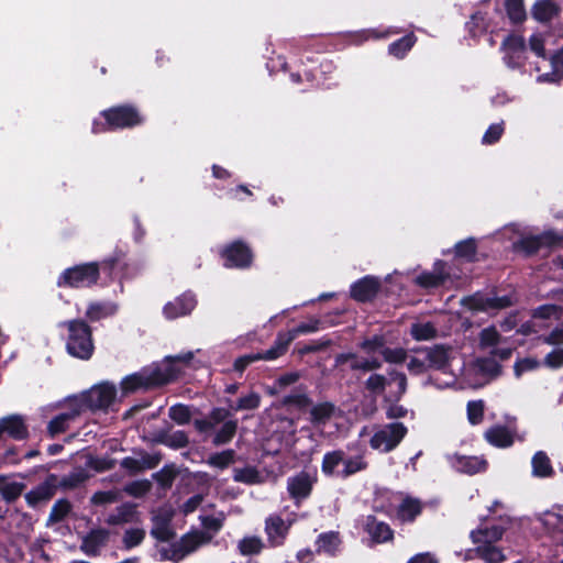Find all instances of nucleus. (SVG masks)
<instances>
[{"label":"nucleus","mask_w":563,"mask_h":563,"mask_svg":"<svg viewBox=\"0 0 563 563\" xmlns=\"http://www.w3.org/2000/svg\"><path fill=\"white\" fill-rule=\"evenodd\" d=\"M169 418L178 424H186L190 420V410L185 405H174L169 408Z\"/></svg>","instance_id":"60"},{"label":"nucleus","mask_w":563,"mask_h":563,"mask_svg":"<svg viewBox=\"0 0 563 563\" xmlns=\"http://www.w3.org/2000/svg\"><path fill=\"white\" fill-rule=\"evenodd\" d=\"M159 553L164 560H169L175 563L181 561L186 556V553L180 541L167 547H163L159 550Z\"/></svg>","instance_id":"55"},{"label":"nucleus","mask_w":563,"mask_h":563,"mask_svg":"<svg viewBox=\"0 0 563 563\" xmlns=\"http://www.w3.org/2000/svg\"><path fill=\"white\" fill-rule=\"evenodd\" d=\"M428 363L426 347H420L415 351V354L408 356L407 368L411 375H421L430 371Z\"/></svg>","instance_id":"35"},{"label":"nucleus","mask_w":563,"mask_h":563,"mask_svg":"<svg viewBox=\"0 0 563 563\" xmlns=\"http://www.w3.org/2000/svg\"><path fill=\"white\" fill-rule=\"evenodd\" d=\"M173 448H184L188 444V437L184 431L177 430L170 434H163L158 440Z\"/></svg>","instance_id":"57"},{"label":"nucleus","mask_w":563,"mask_h":563,"mask_svg":"<svg viewBox=\"0 0 563 563\" xmlns=\"http://www.w3.org/2000/svg\"><path fill=\"white\" fill-rule=\"evenodd\" d=\"M114 311L115 307L113 305L95 302L89 305L86 316L90 321H98L113 314Z\"/></svg>","instance_id":"45"},{"label":"nucleus","mask_w":563,"mask_h":563,"mask_svg":"<svg viewBox=\"0 0 563 563\" xmlns=\"http://www.w3.org/2000/svg\"><path fill=\"white\" fill-rule=\"evenodd\" d=\"M514 303L511 296H487L476 292L462 298L461 305L473 312H496Z\"/></svg>","instance_id":"9"},{"label":"nucleus","mask_w":563,"mask_h":563,"mask_svg":"<svg viewBox=\"0 0 563 563\" xmlns=\"http://www.w3.org/2000/svg\"><path fill=\"white\" fill-rule=\"evenodd\" d=\"M234 459L235 452L233 450H225L211 454L207 460V464L219 470H224L234 462Z\"/></svg>","instance_id":"46"},{"label":"nucleus","mask_w":563,"mask_h":563,"mask_svg":"<svg viewBox=\"0 0 563 563\" xmlns=\"http://www.w3.org/2000/svg\"><path fill=\"white\" fill-rule=\"evenodd\" d=\"M341 538L336 531H328L318 536L316 540V550L318 553H324L334 556L340 549Z\"/></svg>","instance_id":"27"},{"label":"nucleus","mask_w":563,"mask_h":563,"mask_svg":"<svg viewBox=\"0 0 563 563\" xmlns=\"http://www.w3.org/2000/svg\"><path fill=\"white\" fill-rule=\"evenodd\" d=\"M476 554L485 563H503L506 561L503 550L494 544H479L476 548Z\"/></svg>","instance_id":"37"},{"label":"nucleus","mask_w":563,"mask_h":563,"mask_svg":"<svg viewBox=\"0 0 563 563\" xmlns=\"http://www.w3.org/2000/svg\"><path fill=\"white\" fill-rule=\"evenodd\" d=\"M137 520V512L134 505L124 504L118 507L107 518V523L112 526L124 525Z\"/></svg>","instance_id":"31"},{"label":"nucleus","mask_w":563,"mask_h":563,"mask_svg":"<svg viewBox=\"0 0 563 563\" xmlns=\"http://www.w3.org/2000/svg\"><path fill=\"white\" fill-rule=\"evenodd\" d=\"M238 429V421L230 419L225 421L221 428L216 432L213 438V443L216 445H221L230 442L234 437Z\"/></svg>","instance_id":"42"},{"label":"nucleus","mask_w":563,"mask_h":563,"mask_svg":"<svg viewBox=\"0 0 563 563\" xmlns=\"http://www.w3.org/2000/svg\"><path fill=\"white\" fill-rule=\"evenodd\" d=\"M410 334L416 341H428L435 338L437 329L431 322H415L410 327Z\"/></svg>","instance_id":"41"},{"label":"nucleus","mask_w":563,"mask_h":563,"mask_svg":"<svg viewBox=\"0 0 563 563\" xmlns=\"http://www.w3.org/2000/svg\"><path fill=\"white\" fill-rule=\"evenodd\" d=\"M504 60L510 68L521 67L526 59V42L521 35H509L503 44Z\"/></svg>","instance_id":"13"},{"label":"nucleus","mask_w":563,"mask_h":563,"mask_svg":"<svg viewBox=\"0 0 563 563\" xmlns=\"http://www.w3.org/2000/svg\"><path fill=\"white\" fill-rule=\"evenodd\" d=\"M385 338L383 335H373L360 343V347L367 354L366 357L354 353H342L336 355L335 363L338 365L349 363L351 369L354 371H375L382 367V361L375 354L382 355V350H385Z\"/></svg>","instance_id":"2"},{"label":"nucleus","mask_w":563,"mask_h":563,"mask_svg":"<svg viewBox=\"0 0 563 563\" xmlns=\"http://www.w3.org/2000/svg\"><path fill=\"white\" fill-rule=\"evenodd\" d=\"M455 254L457 257L467 262L474 260L476 254V242L474 239L464 240L455 245Z\"/></svg>","instance_id":"52"},{"label":"nucleus","mask_w":563,"mask_h":563,"mask_svg":"<svg viewBox=\"0 0 563 563\" xmlns=\"http://www.w3.org/2000/svg\"><path fill=\"white\" fill-rule=\"evenodd\" d=\"M25 485L19 482L3 483L0 485V494L2 499L8 503L15 500L24 490Z\"/></svg>","instance_id":"50"},{"label":"nucleus","mask_w":563,"mask_h":563,"mask_svg":"<svg viewBox=\"0 0 563 563\" xmlns=\"http://www.w3.org/2000/svg\"><path fill=\"white\" fill-rule=\"evenodd\" d=\"M407 431L401 422L384 424L375 430L369 440V445L373 450L388 453L399 445Z\"/></svg>","instance_id":"6"},{"label":"nucleus","mask_w":563,"mask_h":563,"mask_svg":"<svg viewBox=\"0 0 563 563\" xmlns=\"http://www.w3.org/2000/svg\"><path fill=\"white\" fill-rule=\"evenodd\" d=\"M173 512L168 508H159L153 516L151 534L159 541H169L174 537L170 527Z\"/></svg>","instance_id":"18"},{"label":"nucleus","mask_w":563,"mask_h":563,"mask_svg":"<svg viewBox=\"0 0 563 563\" xmlns=\"http://www.w3.org/2000/svg\"><path fill=\"white\" fill-rule=\"evenodd\" d=\"M484 416V401L473 400L467 404V419L472 424L482 422Z\"/></svg>","instance_id":"58"},{"label":"nucleus","mask_w":563,"mask_h":563,"mask_svg":"<svg viewBox=\"0 0 563 563\" xmlns=\"http://www.w3.org/2000/svg\"><path fill=\"white\" fill-rule=\"evenodd\" d=\"M233 479L246 485H257L265 482V476L254 466L233 470Z\"/></svg>","instance_id":"34"},{"label":"nucleus","mask_w":563,"mask_h":563,"mask_svg":"<svg viewBox=\"0 0 563 563\" xmlns=\"http://www.w3.org/2000/svg\"><path fill=\"white\" fill-rule=\"evenodd\" d=\"M504 534V528L500 526H492L485 528H478L471 532V538L474 543L479 544H493L494 542L501 539Z\"/></svg>","instance_id":"32"},{"label":"nucleus","mask_w":563,"mask_h":563,"mask_svg":"<svg viewBox=\"0 0 563 563\" xmlns=\"http://www.w3.org/2000/svg\"><path fill=\"white\" fill-rule=\"evenodd\" d=\"M504 122H498L490 124L486 132L483 135L482 142L484 144H494L496 143L504 133Z\"/></svg>","instance_id":"63"},{"label":"nucleus","mask_w":563,"mask_h":563,"mask_svg":"<svg viewBox=\"0 0 563 563\" xmlns=\"http://www.w3.org/2000/svg\"><path fill=\"white\" fill-rule=\"evenodd\" d=\"M428 364L430 369L441 371L443 373H452V363L457 358L456 349L443 344L426 346Z\"/></svg>","instance_id":"11"},{"label":"nucleus","mask_w":563,"mask_h":563,"mask_svg":"<svg viewBox=\"0 0 563 563\" xmlns=\"http://www.w3.org/2000/svg\"><path fill=\"white\" fill-rule=\"evenodd\" d=\"M108 539L109 532L106 529H93L82 538L80 550L88 556H96Z\"/></svg>","instance_id":"22"},{"label":"nucleus","mask_w":563,"mask_h":563,"mask_svg":"<svg viewBox=\"0 0 563 563\" xmlns=\"http://www.w3.org/2000/svg\"><path fill=\"white\" fill-rule=\"evenodd\" d=\"M450 464L457 472L473 475L483 472L487 467V462L479 456L452 455Z\"/></svg>","instance_id":"21"},{"label":"nucleus","mask_w":563,"mask_h":563,"mask_svg":"<svg viewBox=\"0 0 563 563\" xmlns=\"http://www.w3.org/2000/svg\"><path fill=\"white\" fill-rule=\"evenodd\" d=\"M81 413L76 406L70 405V398L68 399V411L62 412L53 418L47 424V431L51 437H55L59 433L65 432L69 424L75 421Z\"/></svg>","instance_id":"23"},{"label":"nucleus","mask_w":563,"mask_h":563,"mask_svg":"<svg viewBox=\"0 0 563 563\" xmlns=\"http://www.w3.org/2000/svg\"><path fill=\"white\" fill-rule=\"evenodd\" d=\"M540 362L536 357H523L518 360L514 365V371L516 377H520L522 374L527 372L534 371L539 368Z\"/></svg>","instance_id":"59"},{"label":"nucleus","mask_w":563,"mask_h":563,"mask_svg":"<svg viewBox=\"0 0 563 563\" xmlns=\"http://www.w3.org/2000/svg\"><path fill=\"white\" fill-rule=\"evenodd\" d=\"M320 329V320L319 319H310L308 322H302L296 328L289 330L287 333L291 336L294 341L297 336L301 334L314 333Z\"/></svg>","instance_id":"56"},{"label":"nucleus","mask_w":563,"mask_h":563,"mask_svg":"<svg viewBox=\"0 0 563 563\" xmlns=\"http://www.w3.org/2000/svg\"><path fill=\"white\" fill-rule=\"evenodd\" d=\"M56 482V476L51 475L45 482L27 492L25 494V500L27 505L35 507L43 501L49 500L55 494Z\"/></svg>","instance_id":"20"},{"label":"nucleus","mask_w":563,"mask_h":563,"mask_svg":"<svg viewBox=\"0 0 563 563\" xmlns=\"http://www.w3.org/2000/svg\"><path fill=\"white\" fill-rule=\"evenodd\" d=\"M384 361L389 364H401L407 361L408 354L404 347H387L382 350Z\"/></svg>","instance_id":"54"},{"label":"nucleus","mask_w":563,"mask_h":563,"mask_svg":"<svg viewBox=\"0 0 563 563\" xmlns=\"http://www.w3.org/2000/svg\"><path fill=\"white\" fill-rule=\"evenodd\" d=\"M115 395L117 389L114 385L102 383L87 391L70 397V405L76 406L80 413L86 410L107 409L113 404Z\"/></svg>","instance_id":"4"},{"label":"nucleus","mask_w":563,"mask_h":563,"mask_svg":"<svg viewBox=\"0 0 563 563\" xmlns=\"http://www.w3.org/2000/svg\"><path fill=\"white\" fill-rule=\"evenodd\" d=\"M452 277H456L451 273L450 267L442 261H437L432 272H423L416 278V284L423 288H434L443 285Z\"/></svg>","instance_id":"14"},{"label":"nucleus","mask_w":563,"mask_h":563,"mask_svg":"<svg viewBox=\"0 0 563 563\" xmlns=\"http://www.w3.org/2000/svg\"><path fill=\"white\" fill-rule=\"evenodd\" d=\"M365 529L373 541L377 543L387 542L393 538V531L389 526L372 516L367 517Z\"/></svg>","instance_id":"29"},{"label":"nucleus","mask_w":563,"mask_h":563,"mask_svg":"<svg viewBox=\"0 0 563 563\" xmlns=\"http://www.w3.org/2000/svg\"><path fill=\"white\" fill-rule=\"evenodd\" d=\"M500 340V334L494 327L485 328L479 333V345L482 349L495 347Z\"/></svg>","instance_id":"53"},{"label":"nucleus","mask_w":563,"mask_h":563,"mask_svg":"<svg viewBox=\"0 0 563 563\" xmlns=\"http://www.w3.org/2000/svg\"><path fill=\"white\" fill-rule=\"evenodd\" d=\"M532 474L537 477H548L553 473V468L548 455L543 452H537L532 457Z\"/></svg>","instance_id":"39"},{"label":"nucleus","mask_w":563,"mask_h":563,"mask_svg":"<svg viewBox=\"0 0 563 563\" xmlns=\"http://www.w3.org/2000/svg\"><path fill=\"white\" fill-rule=\"evenodd\" d=\"M486 441L496 448H508L514 443V433L504 426H494L485 431Z\"/></svg>","instance_id":"26"},{"label":"nucleus","mask_w":563,"mask_h":563,"mask_svg":"<svg viewBox=\"0 0 563 563\" xmlns=\"http://www.w3.org/2000/svg\"><path fill=\"white\" fill-rule=\"evenodd\" d=\"M543 529L553 538L563 539V516L553 511L543 512L538 517Z\"/></svg>","instance_id":"28"},{"label":"nucleus","mask_w":563,"mask_h":563,"mask_svg":"<svg viewBox=\"0 0 563 563\" xmlns=\"http://www.w3.org/2000/svg\"><path fill=\"white\" fill-rule=\"evenodd\" d=\"M367 467V462L363 454H355L349 457L346 467H342L341 472H336L338 478H347Z\"/></svg>","instance_id":"40"},{"label":"nucleus","mask_w":563,"mask_h":563,"mask_svg":"<svg viewBox=\"0 0 563 563\" xmlns=\"http://www.w3.org/2000/svg\"><path fill=\"white\" fill-rule=\"evenodd\" d=\"M221 255L227 267L244 268L250 266L252 262V253L250 249L239 241L233 242L223 249Z\"/></svg>","instance_id":"15"},{"label":"nucleus","mask_w":563,"mask_h":563,"mask_svg":"<svg viewBox=\"0 0 563 563\" xmlns=\"http://www.w3.org/2000/svg\"><path fill=\"white\" fill-rule=\"evenodd\" d=\"M350 456L342 450L325 453L321 465L322 472L329 476L336 477V472H341L342 467H346Z\"/></svg>","instance_id":"24"},{"label":"nucleus","mask_w":563,"mask_h":563,"mask_svg":"<svg viewBox=\"0 0 563 563\" xmlns=\"http://www.w3.org/2000/svg\"><path fill=\"white\" fill-rule=\"evenodd\" d=\"M264 548V543L258 537H245L239 541L238 549L242 555L258 554Z\"/></svg>","instance_id":"44"},{"label":"nucleus","mask_w":563,"mask_h":563,"mask_svg":"<svg viewBox=\"0 0 563 563\" xmlns=\"http://www.w3.org/2000/svg\"><path fill=\"white\" fill-rule=\"evenodd\" d=\"M104 122L93 121L92 132L101 133L106 130L132 128L142 122V117L133 107L121 106L104 110L102 113Z\"/></svg>","instance_id":"5"},{"label":"nucleus","mask_w":563,"mask_h":563,"mask_svg":"<svg viewBox=\"0 0 563 563\" xmlns=\"http://www.w3.org/2000/svg\"><path fill=\"white\" fill-rule=\"evenodd\" d=\"M554 13L555 8L549 0H539L532 8V16L540 22L550 21Z\"/></svg>","instance_id":"43"},{"label":"nucleus","mask_w":563,"mask_h":563,"mask_svg":"<svg viewBox=\"0 0 563 563\" xmlns=\"http://www.w3.org/2000/svg\"><path fill=\"white\" fill-rule=\"evenodd\" d=\"M338 412V408L331 402L317 404L310 410L311 422L317 427L324 426L331 421Z\"/></svg>","instance_id":"30"},{"label":"nucleus","mask_w":563,"mask_h":563,"mask_svg":"<svg viewBox=\"0 0 563 563\" xmlns=\"http://www.w3.org/2000/svg\"><path fill=\"white\" fill-rule=\"evenodd\" d=\"M416 37L412 34L406 35L402 38L391 43L388 47L390 55L402 58L406 53L413 46Z\"/></svg>","instance_id":"47"},{"label":"nucleus","mask_w":563,"mask_h":563,"mask_svg":"<svg viewBox=\"0 0 563 563\" xmlns=\"http://www.w3.org/2000/svg\"><path fill=\"white\" fill-rule=\"evenodd\" d=\"M562 313V308L555 305H545L536 309L533 318L538 319H554L559 320Z\"/></svg>","instance_id":"61"},{"label":"nucleus","mask_w":563,"mask_h":563,"mask_svg":"<svg viewBox=\"0 0 563 563\" xmlns=\"http://www.w3.org/2000/svg\"><path fill=\"white\" fill-rule=\"evenodd\" d=\"M421 512V504L418 499L406 498L398 508V517L402 521H413Z\"/></svg>","instance_id":"38"},{"label":"nucleus","mask_w":563,"mask_h":563,"mask_svg":"<svg viewBox=\"0 0 563 563\" xmlns=\"http://www.w3.org/2000/svg\"><path fill=\"white\" fill-rule=\"evenodd\" d=\"M67 328L66 341L67 352L77 358L89 360L95 346L91 338V330L82 320H71L60 323Z\"/></svg>","instance_id":"3"},{"label":"nucleus","mask_w":563,"mask_h":563,"mask_svg":"<svg viewBox=\"0 0 563 563\" xmlns=\"http://www.w3.org/2000/svg\"><path fill=\"white\" fill-rule=\"evenodd\" d=\"M380 288V280L374 276H365L351 286V296L357 301L373 299Z\"/></svg>","instance_id":"19"},{"label":"nucleus","mask_w":563,"mask_h":563,"mask_svg":"<svg viewBox=\"0 0 563 563\" xmlns=\"http://www.w3.org/2000/svg\"><path fill=\"white\" fill-rule=\"evenodd\" d=\"M506 231L518 232L520 239L517 242H514L512 249L515 252L523 253L525 255H532L538 252L542 246L553 245L563 240L562 236H559L553 231H547L539 235H526L518 231L517 225H509L505 228Z\"/></svg>","instance_id":"8"},{"label":"nucleus","mask_w":563,"mask_h":563,"mask_svg":"<svg viewBox=\"0 0 563 563\" xmlns=\"http://www.w3.org/2000/svg\"><path fill=\"white\" fill-rule=\"evenodd\" d=\"M88 477L87 472L84 468H76L69 474L65 475L59 482L60 487L71 489L78 487Z\"/></svg>","instance_id":"48"},{"label":"nucleus","mask_w":563,"mask_h":563,"mask_svg":"<svg viewBox=\"0 0 563 563\" xmlns=\"http://www.w3.org/2000/svg\"><path fill=\"white\" fill-rule=\"evenodd\" d=\"M100 267L97 263H87L65 269L58 278V286L89 287L99 277Z\"/></svg>","instance_id":"7"},{"label":"nucleus","mask_w":563,"mask_h":563,"mask_svg":"<svg viewBox=\"0 0 563 563\" xmlns=\"http://www.w3.org/2000/svg\"><path fill=\"white\" fill-rule=\"evenodd\" d=\"M294 522L295 518L283 519L278 514L269 515L265 519L264 529L269 545L274 548L283 545Z\"/></svg>","instance_id":"12"},{"label":"nucleus","mask_w":563,"mask_h":563,"mask_svg":"<svg viewBox=\"0 0 563 563\" xmlns=\"http://www.w3.org/2000/svg\"><path fill=\"white\" fill-rule=\"evenodd\" d=\"M192 357L194 352H186L176 356H167L161 363L144 367L122 379V391L129 394L168 384L180 375Z\"/></svg>","instance_id":"1"},{"label":"nucleus","mask_w":563,"mask_h":563,"mask_svg":"<svg viewBox=\"0 0 563 563\" xmlns=\"http://www.w3.org/2000/svg\"><path fill=\"white\" fill-rule=\"evenodd\" d=\"M261 404V396L257 393H250L246 396L239 398L235 405H231L230 408L232 411L240 410H254Z\"/></svg>","instance_id":"49"},{"label":"nucleus","mask_w":563,"mask_h":563,"mask_svg":"<svg viewBox=\"0 0 563 563\" xmlns=\"http://www.w3.org/2000/svg\"><path fill=\"white\" fill-rule=\"evenodd\" d=\"M196 305V296L190 291H186L174 300L168 301L163 308V313L167 319L173 320L189 314Z\"/></svg>","instance_id":"16"},{"label":"nucleus","mask_w":563,"mask_h":563,"mask_svg":"<svg viewBox=\"0 0 563 563\" xmlns=\"http://www.w3.org/2000/svg\"><path fill=\"white\" fill-rule=\"evenodd\" d=\"M549 368L556 369L563 366V347H558L548 353L543 361Z\"/></svg>","instance_id":"64"},{"label":"nucleus","mask_w":563,"mask_h":563,"mask_svg":"<svg viewBox=\"0 0 563 563\" xmlns=\"http://www.w3.org/2000/svg\"><path fill=\"white\" fill-rule=\"evenodd\" d=\"M316 478L308 472H300L287 479V490L297 501L307 498L312 489Z\"/></svg>","instance_id":"17"},{"label":"nucleus","mask_w":563,"mask_h":563,"mask_svg":"<svg viewBox=\"0 0 563 563\" xmlns=\"http://www.w3.org/2000/svg\"><path fill=\"white\" fill-rule=\"evenodd\" d=\"M506 10L509 19L515 23H520L526 19L523 0H506Z\"/></svg>","instance_id":"51"},{"label":"nucleus","mask_w":563,"mask_h":563,"mask_svg":"<svg viewBox=\"0 0 563 563\" xmlns=\"http://www.w3.org/2000/svg\"><path fill=\"white\" fill-rule=\"evenodd\" d=\"M549 64L552 68L550 73H543L538 76L539 82H559L563 77V48L552 55Z\"/></svg>","instance_id":"33"},{"label":"nucleus","mask_w":563,"mask_h":563,"mask_svg":"<svg viewBox=\"0 0 563 563\" xmlns=\"http://www.w3.org/2000/svg\"><path fill=\"white\" fill-rule=\"evenodd\" d=\"M145 537V531L140 528H132L125 531L123 537V544L125 548L131 549L139 545Z\"/></svg>","instance_id":"62"},{"label":"nucleus","mask_w":563,"mask_h":563,"mask_svg":"<svg viewBox=\"0 0 563 563\" xmlns=\"http://www.w3.org/2000/svg\"><path fill=\"white\" fill-rule=\"evenodd\" d=\"M1 432L7 433L15 440L25 439L27 435V428L21 416L12 415L0 420Z\"/></svg>","instance_id":"25"},{"label":"nucleus","mask_w":563,"mask_h":563,"mask_svg":"<svg viewBox=\"0 0 563 563\" xmlns=\"http://www.w3.org/2000/svg\"><path fill=\"white\" fill-rule=\"evenodd\" d=\"M391 382L397 383V391L393 395V397L398 400L407 389V377L404 373L398 372L396 369H390L388 372V377L382 374H372L365 382V387L373 394L380 395L385 391L387 385Z\"/></svg>","instance_id":"10"},{"label":"nucleus","mask_w":563,"mask_h":563,"mask_svg":"<svg viewBox=\"0 0 563 563\" xmlns=\"http://www.w3.org/2000/svg\"><path fill=\"white\" fill-rule=\"evenodd\" d=\"M211 540V537L202 531H195L184 536L180 539V543L184 548L186 555L196 551L199 547L207 544Z\"/></svg>","instance_id":"36"}]
</instances>
